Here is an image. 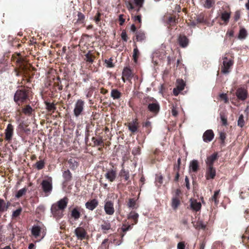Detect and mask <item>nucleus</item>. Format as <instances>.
<instances>
[{
	"label": "nucleus",
	"instance_id": "f257e3e1",
	"mask_svg": "<svg viewBox=\"0 0 249 249\" xmlns=\"http://www.w3.org/2000/svg\"><path fill=\"white\" fill-rule=\"evenodd\" d=\"M142 106L140 108L142 114L149 112L151 117L156 116L160 112V106L158 101L153 98H144L142 102Z\"/></svg>",
	"mask_w": 249,
	"mask_h": 249
},
{
	"label": "nucleus",
	"instance_id": "f03ea898",
	"mask_svg": "<svg viewBox=\"0 0 249 249\" xmlns=\"http://www.w3.org/2000/svg\"><path fill=\"white\" fill-rule=\"evenodd\" d=\"M234 56L232 54L226 53L220 59L221 72L226 74L231 71L234 64Z\"/></svg>",
	"mask_w": 249,
	"mask_h": 249
},
{
	"label": "nucleus",
	"instance_id": "7ed1b4c3",
	"mask_svg": "<svg viewBox=\"0 0 249 249\" xmlns=\"http://www.w3.org/2000/svg\"><path fill=\"white\" fill-rule=\"evenodd\" d=\"M68 202L67 197H64L56 203L53 204L51 207V211L53 215L55 216H61L63 211L66 207Z\"/></svg>",
	"mask_w": 249,
	"mask_h": 249
},
{
	"label": "nucleus",
	"instance_id": "20e7f679",
	"mask_svg": "<svg viewBox=\"0 0 249 249\" xmlns=\"http://www.w3.org/2000/svg\"><path fill=\"white\" fill-rule=\"evenodd\" d=\"M139 218V214L135 211H131L128 215L127 218L128 220H131V224L128 226L123 225L122 228V233L120 234L122 239L125 235V233L128 230H131L134 225L138 223Z\"/></svg>",
	"mask_w": 249,
	"mask_h": 249
},
{
	"label": "nucleus",
	"instance_id": "39448f33",
	"mask_svg": "<svg viewBox=\"0 0 249 249\" xmlns=\"http://www.w3.org/2000/svg\"><path fill=\"white\" fill-rule=\"evenodd\" d=\"M28 95L25 90H18L14 95V101L18 105L24 102L27 98Z\"/></svg>",
	"mask_w": 249,
	"mask_h": 249
},
{
	"label": "nucleus",
	"instance_id": "423d86ee",
	"mask_svg": "<svg viewBox=\"0 0 249 249\" xmlns=\"http://www.w3.org/2000/svg\"><path fill=\"white\" fill-rule=\"evenodd\" d=\"M89 238V235L87 234L86 229L82 228V227H79V240H84L83 242H80V246H81L83 244L84 246H86V248L88 246V240Z\"/></svg>",
	"mask_w": 249,
	"mask_h": 249
},
{
	"label": "nucleus",
	"instance_id": "0eeeda50",
	"mask_svg": "<svg viewBox=\"0 0 249 249\" xmlns=\"http://www.w3.org/2000/svg\"><path fill=\"white\" fill-rule=\"evenodd\" d=\"M117 176V171L116 168H110L107 169L106 172L104 175L105 178L110 182H114Z\"/></svg>",
	"mask_w": 249,
	"mask_h": 249
},
{
	"label": "nucleus",
	"instance_id": "6e6552de",
	"mask_svg": "<svg viewBox=\"0 0 249 249\" xmlns=\"http://www.w3.org/2000/svg\"><path fill=\"white\" fill-rule=\"evenodd\" d=\"M133 76V73L129 67H125L124 68L122 77L124 82H125L126 80L131 81Z\"/></svg>",
	"mask_w": 249,
	"mask_h": 249
},
{
	"label": "nucleus",
	"instance_id": "1a4fd4ad",
	"mask_svg": "<svg viewBox=\"0 0 249 249\" xmlns=\"http://www.w3.org/2000/svg\"><path fill=\"white\" fill-rule=\"evenodd\" d=\"M127 126L132 134L136 133L138 131L139 128V123L138 119L135 118L128 123Z\"/></svg>",
	"mask_w": 249,
	"mask_h": 249
},
{
	"label": "nucleus",
	"instance_id": "9d476101",
	"mask_svg": "<svg viewBox=\"0 0 249 249\" xmlns=\"http://www.w3.org/2000/svg\"><path fill=\"white\" fill-rule=\"evenodd\" d=\"M104 210L107 215H112L115 212L114 203L111 200L106 201L104 205Z\"/></svg>",
	"mask_w": 249,
	"mask_h": 249
},
{
	"label": "nucleus",
	"instance_id": "9b49d317",
	"mask_svg": "<svg viewBox=\"0 0 249 249\" xmlns=\"http://www.w3.org/2000/svg\"><path fill=\"white\" fill-rule=\"evenodd\" d=\"M248 91L244 88H238L236 91L237 98L241 101H245L248 96Z\"/></svg>",
	"mask_w": 249,
	"mask_h": 249
},
{
	"label": "nucleus",
	"instance_id": "f8f14e48",
	"mask_svg": "<svg viewBox=\"0 0 249 249\" xmlns=\"http://www.w3.org/2000/svg\"><path fill=\"white\" fill-rule=\"evenodd\" d=\"M218 157L217 152H214L212 155L207 157L206 160V167H213L214 162L218 160Z\"/></svg>",
	"mask_w": 249,
	"mask_h": 249
},
{
	"label": "nucleus",
	"instance_id": "ddd939ff",
	"mask_svg": "<svg viewBox=\"0 0 249 249\" xmlns=\"http://www.w3.org/2000/svg\"><path fill=\"white\" fill-rule=\"evenodd\" d=\"M31 233L36 238L40 236L41 234H42V238H43L45 234L44 231L38 226H34L31 229Z\"/></svg>",
	"mask_w": 249,
	"mask_h": 249
},
{
	"label": "nucleus",
	"instance_id": "4468645a",
	"mask_svg": "<svg viewBox=\"0 0 249 249\" xmlns=\"http://www.w3.org/2000/svg\"><path fill=\"white\" fill-rule=\"evenodd\" d=\"M179 192V190H177L176 196L172 198L171 207L174 210H176L180 205V200L178 196Z\"/></svg>",
	"mask_w": 249,
	"mask_h": 249
},
{
	"label": "nucleus",
	"instance_id": "2eb2a0df",
	"mask_svg": "<svg viewBox=\"0 0 249 249\" xmlns=\"http://www.w3.org/2000/svg\"><path fill=\"white\" fill-rule=\"evenodd\" d=\"M216 176V170L213 167H206L205 178L207 180L213 179Z\"/></svg>",
	"mask_w": 249,
	"mask_h": 249
},
{
	"label": "nucleus",
	"instance_id": "dca6fc26",
	"mask_svg": "<svg viewBox=\"0 0 249 249\" xmlns=\"http://www.w3.org/2000/svg\"><path fill=\"white\" fill-rule=\"evenodd\" d=\"M214 137L213 131L212 129H208L205 131L203 133L202 138L205 142H211Z\"/></svg>",
	"mask_w": 249,
	"mask_h": 249
},
{
	"label": "nucleus",
	"instance_id": "f3484780",
	"mask_svg": "<svg viewBox=\"0 0 249 249\" xmlns=\"http://www.w3.org/2000/svg\"><path fill=\"white\" fill-rule=\"evenodd\" d=\"M190 207L193 211L196 212H198L201 208V204L200 202H198L195 199H191L190 200Z\"/></svg>",
	"mask_w": 249,
	"mask_h": 249
},
{
	"label": "nucleus",
	"instance_id": "a211bd4d",
	"mask_svg": "<svg viewBox=\"0 0 249 249\" xmlns=\"http://www.w3.org/2000/svg\"><path fill=\"white\" fill-rule=\"evenodd\" d=\"M100 226L103 233H107L109 230L111 229V223L107 220H102Z\"/></svg>",
	"mask_w": 249,
	"mask_h": 249
},
{
	"label": "nucleus",
	"instance_id": "6ab92c4d",
	"mask_svg": "<svg viewBox=\"0 0 249 249\" xmlns=\"http://www.w3.org/2000/svg\"><path fill=\"white\" fill-rule=\"evenodd\" d=\"M98 204V200L96 198H94L87 201L85 204V206L88 210L93 211L97 207Z\"/></svg>",
	"mask_w": 249,
	"mask_h": 249
},
{
	"label": "nucleus",
	"instance_id": "aec40b11",
	"mask_svg": "<svg viewBox=\"0 0 249 249\" xmlns=\"http://www.w3.org/2000/svg\"><path fill=\"white\" fill-rule=\"evenodd\" d=\"M231 14V12L230 9L224 11L221 13L220 18L223 21V24L227 25L229 23Z\"/></svg>",
	"mask_w": 249,
	"mask_h": 249
},
{
	"label": "nucleus",
	"instance_id": "412c9836",
	"mask_svg": "<svg viewBox=\"0 0 249 249\" xmlns=\"http://www.w3.org/2000/svg\"><path fill=\"white\" fill-rule=\"evenodd\" d=\"M178 42L182 48H186L189 44V39L184 35H180L178 37Z\"/></svg>",
	"mask_w": 249,
	"mask_h": 249
},
{
	"label": "nucleus",
	"instance_id": "4be33fe9",
	"mask_svg": "<svg viewBox=\"0 0 249 249\" xmlns=\"http://www.w3.org/2000/svg\"><path fill=\"white\" fill-rule=\"evenodd\" d=\"M95 58V56L90 52H89L86 54L85 55L84 59L87 63L88 68L90 67L91 64H92Z\"/></svg>",
	"mask_w": 249,
	"mask_h": 249
},
{
	"label": "nucleus",
	"instance_id": "5701e85b",
	"mask_svg": "<svg viewBox=\"0 0 249 249\" xmlns=\"http://www.w3.org/2000/svg\"><path fill=\"white\" fill-rule=\"evenodd\" d=\"M14 128L13 126L11 124H9L7 125V128L5 129V139L7 141H10L11 140L13 135Z\"/></svg>",
	"mask_w": 249,
	"mask_h": 249
},
{
	"label": "nucleus",
	"instance_id": "b1692460",
	"mask_svg": "<svg viewBox=\"0 0 249 249\" xmlns=\"http://www.w3.org/2000/svg\"><path fill=\"white\" fill-rule=\"evenodd\" d=\"M119 176L121 178H124L125 181H127V184H130L131 181L129 180L130 174L128 170H125L123 168L119 173Z\"/></svg>",
	"mask_w": 249,
	"mask_h": 249
},
{
	"label": "nucleus",
	"instance_id": "393cba45",
	"mask_svg": "<svg viewBox=\"0 0 249 249\" xmlns=\"http://www.w3.org/2000/svg\"><path fill=\"white\" fill-rule=\"evenodd\" d=\"M42 186L45 192H50L52 189V179L43 180L42 182Z\"/></svg>",
	"mask_w": 249,
	"mask_h": 249
},
{
	"label": "nucleus",
	"instance_id": "a878e982",
	"mask_svg": "<svg viewBox=\"0 0 249 249\" xmlns=\"http://www.w3.org/2000/svg\"><path fill=\"white\" fill-rule=\"evenodd\" d=\"M93 142L92 146H104V142L103 138L101 136L98 137H92L91 139Z\"/></svg>",
	"mask_w": 249,
	"mask_h": 249
},
{
	"label": "nucleus",
	"instance_id": "bb28decb",
	"mask_svg": "<svg viewBox=\"0 0 249 249\" xmlns=\"http://www.w3.org/2000/svg\"><path fill=\"white\" fill-rule=\"evenodd\" d=\"M136 41L142 42L146 39L145 34L144 32L140 30L136 32Z\"/></svg>",
	"mask_w": 249,
	"mask_h": 249
},
{
	"label": "nucleus",
	"instance_id": "cd10ccee",
	"mask_svg": "<svg viewBox=\"0 0 249 249\" xmlns=\"http://www.w3.org/2000/svg\"><path fill=\"white\" fill-rule=\"evenodd\" d=\"M166 23L170 26H174L178 22V19L176 16H170L165 18Z\"/></svg>",
	"mask_w": 249,
	"mask_h": 249
},
{
	"label": "nucleus",
	"instance_id": "c85d7f7f",
	"mask_svg": "<svg viewBox=\"0 0 249 249\" xmlns=\"http://www.w3.org/2000/svg\"><path fill=\"white\" fill-rule=\"evenodd\" d=\"M122 95V93L116 89H112L111 91L110 96L114 100H119Z\"/></svg>",
	"mask_w": 249,
	"mask_h": 249
},
{
	"label": "nucleus",
	"instance_id": "c756f323",
	"mask_svg": "<svg viewBox=\"0 0 249 249\" xmlns=\"http://www.w3.org/2000/svg\"><path fill=\"white\" fill-rule=\"evenodd\" d=\"M207 222H204L202 220H198L196 224H194V226L196 230H205L207 227Z\"/></svg>",
	"mask_w": 249,
	"mask_h": 249
},
{
	"label": "nucleus",
	"instance_id": "7c9ffc66",
	"mask_svg": "<svg viewBox=\"0 0 249 249\" xmlns=\"http://www.w3.org/2000/svg\"><path fill=\"white\" fill-rule=\"evenodd\" d=\"M161 154V152L159 149L156 148L154 151L153 154L151 155V157L155 160L160 161L162 160Z\"/></svg>",
	"mask_w": 249,
	"mask_h": 249
},
{
	"label": "nucleus",
	"instance_id": "2f4dec72",
	"mask_svg": "<svg viewBox=\"0 0 249 249\" xmlns=\"http://www.w3.org/2000/svg\"><path fill=\"white\" fill-rule=\"evenodd\" d=\"M190 169L193 172H196L199 169L198 161L196 160H192L190 164Z\"/></svg>",
	"mask_w": 249,
	"mask_h": 249
},
{
	"label": "nucleus",
	"instance_id": "473e14b6",
	"mask_svg": "<svg viewBox=\"0 0 249 249\" xmlns=\"http://www.w3.org/2000/svg\"><path fill=\"white\" fill-rule=\"evenodd\" d=\"M220 190H217L214 192L213 196L209 199L210 201H214L215 205H217L219 203Z\"/></svg>",
	"mask_w": 249,
	"mask_h": 249
},
{
	"label": "nucleus",
	"instance_id": "72a5a7b5",
	"mask_svg": "<svg viewBox=\"0 0 249 249\" xmlns=\"http://www.w3.org/2000/svg\"><path fill=\"white\" fill-rule=\"evenodd\" d=\"M135 47L133 50V59L135 63L137 62L138 59L140 55V52L138 49V47L136 44V43L135 42L134 45Z\"/></svg>",
	"mask_w": 249,
	"mask_h": 249
},
{
	"label": "nucleus",
	"instance_id": "f704fd0d",
	"mask_svg": "<svg viewBox=\"0 0 249 249\" xmlns=\"http://www.w3.org/2000/svg\"><path fill=\"white\" fill-rule=\"evenodd\" d=\"M132 18L133 19L134 21L138 27L140 28L142 24L141 15L140 14L136 15L134 17L132 16Z\"/></svg>",
	"mask_w": 249,
	"mask_h": 249
},
{
	"label": "nucleus",
	"instance_id": "c9c22d12",
	"mask_svg": "<svg viewBox=\"0 0 249 249\" xmlns=\"http://www.w3.org/2000/svg\"><path fill=\"white\" fill-rule=\"evenodd\" d=\"M247 35V31L245 28H241L239 30L238 37L240 39H244L246 38Z\"/></svg>",
	"mask_w": 249,
	"mask_h": 249
},
{
	"label": "nucleus",
	"instance_id": "e433bc0d",
	"mask_svg": "<svg viewBox=\"0 0 249 249\" xmlns=\"http://www.w3.org/2000/svg\"><path fill=\"white\" fill-rule=\"evenodd\" d=\"M127 206L133 209L137 208L136 206V200L135 198H129Z\"/></svg>",
	"mask_w": 249,
	"mask_h": 249
},
{
	"label": "nucleus",
	"instance_id": "4c0bfd02",
	"mask_svg": "<svg viewBox=\"0 0 249 249\" xmlns=\"http://www.w3.org/2000/svg\"><path fill=\"white\" fill-rule=\"evenodd\" d=\"M196 20L197 23H206L207 21L203 13H201L197 16Z\"/></svg>",
	"mask_w": 249,
	"mask_h": 249
},
{
	"label": "nucleus",
	"instance_id": "58836bf2",
	"mask_svg": "<svg viewBox=\"0 0 249 249\" xmlns=\"http://www.w3.org/2000/svg\"><path fill=\"white\" fill-rule=\"evenodd\" d=\"M185 83L182 79H177V88L180 90H182L184 89Z\"/></svg>",
	"mask_w": 249,
	"mask_h": 249
},
{
	"label": "nucleus",
	"instance_id": "ea45409f",
	"mask_svg": "<svg viewBox=\"0 0 249 249\" xmlns=\"http://www.w3.org/2000/svg\"><path fill=\"white\" fill-rule=\"evenodd\" d=\"M143 127H145L146 128V132L147 134L150 133L151 131L152 126L151 123L149 121H146L144 123L142 124Z\"/></svg>",
	"mask_w": 249,
	"mask_h": 249
},
{
	"label": "nucleus",
	"instance_id": "a19ab883",
	"mask_svg": "<svg viewBox=\"0 0 249 249\" xmlns=\"http://www.w3.org/2000/svg\"><path fill=\"white\" fill-rule=\"evenodd\" d=\"M212 249H224V247L220 241L215 242L213 246Z\"/></svg>",
	"mask_w": 249,
	"mask_h": 249
},
{
	"label": "nucleus",
	"instance_id": "79ce46f5",
	"mask_svg": "<svg viewBox=\"0 0 249 249\" xmlns=\"http://www.w3.org/2000/svg\"><path fill=\"white\" fill-rule=\"evenodd\" d=\"M237 124L240 127H243L244 126L245 121L244 119V115L243 114L240 115L237 121Z\"/></svg>",
	"mask_w": 249,
	"mask_h": 249
},
{
	"label": "nucleus",
	"instance_id": "37998d69",
	"mask_svg": "<svg viewBox=\"0 0 249 249\" xmlns=\"http://www.w3.org/2000/svg\"><path fill=\"white\" fill-rule=\"evenodd\" d=\"M214 0H205L204 5L205 7L207 8H210L213 6V5L214 4Z\"/></svg>",
	"mask_w": 249,
	"mask_h": 249
},
{
	"label": "nucleus",
	"instance_id": "c03bdc74",
	"mask_svg": "<svg viewBox=\"0 0 249 249\" xmlns=\"http://www.w3.org/2000/svg\"><path fill=\"white\" fill-rule=\"evenodd\" d=\"M179 170H177V169L175 170L173 169V174L175 175V177H174L173 180L175 182H178L179 180Z\"/></svg>",
	"mask_w": 249,
	"mask_h": 249
},
{
	"label": "nucleus",
	"instance_id": "a18cd8bd",
	"mask_svg": "<svg viewBox=\"0 0 249 249\" xmlns=\"http://www.w3.org/2000/svg\"><path fill=\"white\" fill-rule=\"evenodd\" d=\"M105 63L106 64V66L107 68H113L114 65L113 63V59L112 58H110L109 59H105Z\"/></svg>",
	"mask_w": 249,
	"mask_h": 249
},
{
	"label": "nucleus",
	"instance_id": "49530a36",
	"mask_svg": "<svg viewBox=\"0 0 249 249\" xmlns=\"http://www.w3.org/2000/svg\"><path fill=\"white\" fill-rule=\"evenodd\" d=\"M33 109L29 105L26 106L23 109V112L26 114H30L32 112Z\"/></svg>",
	"mask_w": 249,
	"mask_h": 249
},
{
	"label": "nucleus",
	"instance_id": "de8ad7c7",
	"mask_svg": "<svg viewBox=\"0 0 249 249\" xmlns=\"http://www.w3.org/2000/svg\"><path fill=\"white\" fill-rule=\"evenodd\" d=\"M108 239H105L102 243L101 246L98 248V249H107L108 246L107 245L108 242Z\"/></svg>",
	"mask_w": 249,
	"mask_h": 249
},
{
	"label": "nucleus",
	"instance_id": "09e8293b",
	"mask_svg": "<svg viewBox=\"0 0 249 249\" xmlns=\"http://www.w3.org/2000/svg\"><path fill=\"white\" fill-rule=\"evenodd\" d=\"M26 191L27 190L26 188H23L19 190L16 194V196L18 198L20 197L25 194Z\"/></svg>",
	"mask_w": 249,
	"mask_h": 249
},
{
	"label": "nucleus",
	"instance_id": "8fccbe9b",
	"mask_svg": "<svg viewBox=\"0 0 249 249\" xmlns=\"http://www.w3.org/2000/svg\"><path fill=\"white\" fill-rule=\"evenodd\" d=\"M156 182H158L160 185L163 183V177L160 174L156 175Z\"/></svg>",
	"mask_w": 249,
	"mask_h": 249
},
{
	"label": "nucleus",
	"instance_id": "3c124183",
	"mask_svg": "<svg viewBox=\"0 0 249 249\" xmlns=\"http://www.w3.org/2000/svg\"><path fill=\"white\" fill-rule=\"evenodd\" d=\"M46 108L49 111H53L55 110V107L53 104L46 103Z\"/></svg>",
	"mask_w": 249,
	"mask_h": 249
},
{
	"label": "nucleus",
	"instance_id": "603ef678",
	"mask_svg": "<svg viewBox=\"0 0 249 249\" xmlns=\"http://www.w3.org/2000/svg\"><path fill=\"white\" fill-rule=\"evenodd\" d=\"M220 119L222 125L226 126L228 124L227 117L224 114H220Z\"/></svg>",
	"mask_w": 249,
	"mask_h": 249
},
{
	"label": "nucleus",
	"instance_id": "864d4df0",
	"mask_svg": "<svg viewBox=\"0 0 249 249\" xmlns=\"http://www.w3.org/2000/svg\"><path fill=\"white\" fill-rule=\"evenodd\" d=\"M181 164V159L179 158L178 159L177 163H175L174 164L173 168L175 170H180V166Z\"/></svg>",
	"mask_w": 249,
	"mask_h": 249
},
{
	"label": "nucleus",
	"instance_id": "5fc2aeb1",
	"mask_svg": "<svg viewBox=\"0 0 249 249\" xmlns=\"http://www.w3.org/2000/svg\"><path fill=\"white\" fill-rule=\"evenodd\" d=\"M36 167L37 169L40 170L44 167V161H43L42 160H40V161H37L36 163Z\"/></svg>",
	"mask_w": 249,
	"mask_h": 249
},
{
	"label": "nucleus",
	"instance_id": "6e6d98bb",
	"mask_svg": "<svg viewBox=\"0 0 249 249\" xmlns=\"http://www.w3.org/2000/svg\"><path fill=\"white\" fill-rule=\"evenodd\" d=\"M71 219H77L78 218V210L74 208L71 213Z\"/></svg>",
	"mask_w": 249,
	"mask_h": 249
},
{
	"label": "nucleus",
	"instance_id": "4d7b16f0",
	"mask_svg": "<svg viewBox=\"0 0 249 249\" xmlns=\"http://www.w3.org/2000/svg\"><path fill=\"white\" fill-rule=\"evenodd\" d=\"M136 7H142L144 0H134Z\"/></svg>",
	"mask_w": 249,
	"mask_h": 249
},
{
	"label": "nucleus",
	"instance_id": "13d9d810",
	"mask_svg": "<svg viewBox=\"0 0 249 249\" xmlns=\"http://www.w3.org/2000/svg\"><path fill=\"white\" fill-rule=\"evenodd\" d=\"M84 103L81 100H79V115H80L83 110V106Z\"/></svg>",
	"mask_w": 249,
	"mask_h": 249
},
{
	"label": "nucleus",
	"instance_id": "bf43d9fd",
	"mask_svg": "<svg viewBox=\"0 0 249 249\" xmlns=\"http://www.w3.org/2000/svg\"><path fill=\"white\" fill-rule=\"evenodd\" d=\"M240 15H241V13L239 11H236L235 12L234 17H233L234 20L235 21H237L240 19Z\"/></svg>",
	"mask_w": 249,
	"mask_h": 249
},
{
	"label": "nucleus",
	"instance_id": "052dcab7",
	"mask_svg": "<svg viewBox=\"0 0 249 249\" xmlns=\"http://www.w3.org/2000/svg\"><path fill=\"white\" fill-rule=\"evenodd\" d=\"M185 242L181 241L178 243L177 245V249H185Z\"/></svg>",
	"mask_w": 249,
	"mask_h": 249
},
{
	"label": "nucleus",
	"instance_id": "680f3d73",
	"mask_svg": "<svg viewBox=\"0 0 249 249\" xmlns=\"http://www.w3.org/2000/svg\"><path fill=\"white\" fill-rule=\"evenodd\" d=\"M124 15L121 14L119 16V24L120 25H123L125 22V18H124Z\"/></svg>",
	"mask_w": 249,
	"mask_h": 249
},
{
	"label": "nucleus",
	"instance_id": "e2e57ef3",
	"mask_svg": "<svg viewBox=\"0 0 249 249\" xmlns=\"http://www.w3.org/2000/svg\"><path fill=\"white\" fill-rule=\"evenodd\" d=\"M122 39L125 42H127L128 40V37L125 31H123L121 34Z\"/></svg>",
	"mask_w": 249,
	"mask_h": 249
},
{
	"label": "nucleus",
	"instance_id": "0e129e2a",
	"mask_svg": "<svg viewBox=\"0 0 249 249\" xmlns=\"http://www.w3.org/2000/svg\"><path fill=\"white\" fill-rule=\"evenodd\" d=\"M5 207V203L4 200L0 199V212L4 211Z\"/></svg>",
	"mask_w": 249,
	"mask_h": 249
},
{
	"label": "nucleus",
	"instance_id": "69168bd1",
	"mask_svg": "<svg viewBox=\"0 0 249 249\" xmlns=\"http://www.w3.org/2000/svg\"><path fill=\"white\" fill-rule=\"evenodd\" d=\"M85 19V16L81 13L79 12V24L83 23Z\"/></svg>",
	"mask_w": 249,
	"mask_h": 249
},
{
	"label": "nucleus",
	"instance_id": "338daca9",
	"mask_svg": "<svg viewBox=\"0 0 249 249\" xmlns=\"http://www.w3.org/2000/svg\"><path fill=\"white\" fill-rule=\"evenodd\" d=\"M21 209L19 208L16 211H15L13 213V216L14 217H17L21 213Z\"/></svg>",
	"mask_w": 249,
	"mask_h": 249
},
{
	"label": "nucleus",
	"instance_id": "774afa93",
	"mask_svg": "<svg viewBox=\"0 0 249 249\" xmlns=\"http://www.w3.org/2000/svg\"><path fill=\"white\" fill-rule=\"evenodd\" d=\"M141 148L140 147H138L136 148L135 149H133L132 151V154L134 155H139L140 154Z\"/></svg>",
	"mask_w": 249,
	"mask_h": 249
}]
</instances>
